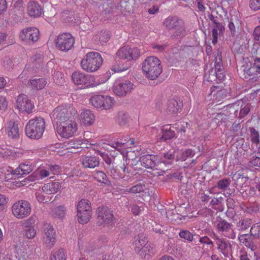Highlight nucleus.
I'll list each match as a JSON object with an SVG mask.
<instances>
[{
	"instance_id": "1",
	"label": "nucleus",
	"mask_w": 260,
	"mask_h": 260,
	"mask_svg": "<svg viewBox=\"0 0 260 260\" xmlns=\"http://www.w3.org/2000/svg\"><path fill=\"white\" fill-rule=\"evenodd\" d=\"M46 128L45 121L42 117H35L30 119L25 126L26 136L34 140L41 138Z\"/></svg>"
},
{
	"instance_id": "2",
	"label": "nucleus",
	"mask_w": 260,
	"mask_h": 260,
	"mask_svg": "<svg viewBox=\"0 0 260 260\" xmlns=\"http://www.w3.org/2000/svg\"><path fill=\"white\" fill-rule=\"evenodd\" d=\"M72 79L75 84L81 85L83 88L95 87L107 81V79L103 77H95L80 72L73 73Z\"/></svg>"
},
{
	"instance_id": "3",
	"label": "nucleus",
	"mask_w": 260,
	"mask_h": 260,
	"mask_svg": "<svg viewBox=\"0 0 260 260\" xmlns=\"http://www.w3.org/2000/svg\"><path fill=\"white\" fill-rule=\"evenodd\" d=\"M142 71L147 78L155 79L162 72L160 60L154 56L147 57L143 62Z\"/></svg>"
},
{
	"instance_id": "4",
	"label": "nucleus",
	"mask_w": 260,
	"mask_h": 260,
	"mask_svg": "<svg viewBox=\"0 0 260 260\" xmlns=\"http://www.w3.org/2000/svg\"><path fill=\"white\" fill-rule=\"evenodd\" d=\"M103 63V59L100 53L90 52L86 54L81 61L83 70L88 72H93L99 69Z\"/></svg>"
},
{
	"instance_id": "5",
	"label": "nucleus",
	"mask_w": 260,
	"mask_h": 260,
	"mask_svg": "<svg viewBox=\"0 0 260 260\" xmlns=\"http://www.w3.org/2000/svg\"><path fill=\"white\" fill-rule=\"evenodd\" d=\"M76 113V110L73 107L62 105L56 108L53 111L51 117L56 124L63 121L72 119L71 116Z\"/></svg>"
},
{
	"instance_id": "6",
	"label": "nucleus",
	"mask_w": 260,
	"mask_h": 260,
	"mask_svg": "<svg viewBox=\"0 0 260 260\" xmlns=\"http://www.w3.org/2000/svg\"><path fill=\"white\" fill-rule=\"evenodd\" d=\"M78 129V124L72 119L56 124L57 134L60 137L69 138L74 135Z\"/></svg>"
},
{
	"instance_id": "7",
	"label": "nucleus",
	"mask_w": 260,
	"mask_h": 260,
	"mask_svg": "<svg viewBox=\"0 0 260 260\" xmlns=\"http://www.w3.org/2000/svg\"><path fill=\"white\" fill-rule=\"evenodd\" d=\"M77 217L78 222L82 224L87 223L91 217V210L89 202L85 199L79 201L77 205Z\"/></svg>"
},
{
	"instance_id": "8",
	"label": "nucleus",
	"mask_w": 260,
	"mask_h": 260,
	"mask_svg": "<svg viewBox=\"0 0 260 260\" xmlns=\"http://www.w3.org/2000/svg\"><path fill=\"white\" fill-rule=\"evenodd\" d=\"M31 211L30 203L26 200H19L12 207L13 215L18 219H23L29 215Z\"/></svg>"
},
{
	"instance_id": "9",
	"label": "nucleus",
	"mask_w": 260,
	"mask_h": 260,
	"mask_svg": "<svg viewBox=\"0 0 260 260\" xmlns=\"http://www.w3.org/2000/svg\"><path fill=\"white\" fill-rule=\"evenodd\" d=\"M134 144V140L133 139H129L126 137V139H115L110 145L117 149L123 155V157H126V159H129L131 154H134V152H128L127 150H123L128 147H131Z\"/></svg>"
},
{
	"instance_id": "10",
	"label": "nucleus",
	"mask_w": 260,
	"mask_h": 260,
	"mask_svg": "<svg viewBox=\"0 0 260 260\" xmlns=\"http://www.w3.org/2000/svg\"><path fill=\"white\" fill-rule=\"evenodd\" d=\"M43 245L48 249L53 247L56 242V234L52 225L46 223L43 226L42 236Z\"/></svg>"
},
{
	"instance_id": "11",
	"label": "nucleus",
	"mask_w": 260,
	"mask_h": 260,
	"mask_svg": "<svg viewBox=\"0 0 260 260\" xmlns=\"http://www.w3.org/2000/svg\"><path fill=\"white\" fill-rule=\"evenodd\" d=\"M98 222L105 227L111 229L113 227L115 218L112 212L107 208L100 207L97 210Z\"/></svg>"
},
{
	"instance_id": "12",
	"label": "nucleus",
	"mask_w": 260,
	"mask_h": 260,
	"mask_svg": "<svg viewBox=\"0 0 260 260\" xmlns=\"http://www.w3.org/2000/svg\"><path fill=\"white\" fill-rule=\"evenodd\" d=\"M139 56L140 52L137 48L125 46L118 50L116 57L129 61L137 59Z\"/></svg>"
},
{
	"instance_id": "13",
	"label": "nucleus",
	"mask_w": 260,
	"mask_h": 260,
	"mask_svg": "<svg viewBox=\"0 0 260 260\" xmlns=\"http://www.w3.org/2000/svg\"><path fill=\"white\" fill-rule=\"evenodd\" d=\"M55 43L58 49L62 51H68L73 46L74 39L70 34L63 33L57 37Z\"/></svg>"
},
{
	"instance_id": "14",
	"label": "nucleus",
	"mask_w": 260,
	"mask_h": 260,
	"mask_svg": "<svg viewBox=\"0 0 260 260\" xmlns=\"http://www.w3.org/2000/svg\"><path fill=\"white\" fill-rule=\"evenodd\" d=\"M15 107L21 112L30 113L34 109L35 105L27 95L22 94L17 98Z\"/></svg>"
},
{
	"instance_id": "15",
	"label": "nucleus",
	"mask_w": 260,
	"mask_h": 260,
	"mask_svg": "<svg viewBox=\"0 0 260 260\" xmlns=\"http://www.w3.org/2000/svg\"><path fill=\"white\" fill-rule=\"evenodd\" d=\"M40 32L35 27H29L22 29L19 34V38L23 42L30 44L38 40Z\"/></svg>"
},
{
	"instance_id": "16",
	"label": "nucleus",
	"mask_w": 260,
	"mask_h": 260,
	"mask_svg": "<svg viewBox=\"0 0 260 260\" xmlns=\"http://www.w3.org/2000/svg\"><path fill=\"white\" fill-rule=\"evenodd\" d=\"M133 88V84L129 81H125L116 83L113 87V91L116 95L122 96L130 93Z\"/></svg>"
},
{
	"instance_id": "17",
	"label": "nucleus",
	"mask_w": 260,
	"mask_h": 260,
	"mask_svg": "<svg viewBox=\"0 0 260 260\" xmlns=\"http://www.w3.org/2000/svg\"><path fill=\"white\" fill-rule=\"evenodd\" d=\"M165 24L169 29H174V35L175 37H180L185 34L184 28L179 24L176 17H168L165 21Z\"/></svg>"
},
{
	"instance_id": "18",
	"label": "nucleus",
	"mask_w": 260,
	"mask_h": 260,
	"mask_svg": "<svg viewBox=\"0 0 260 260\" xmlns=\"http://www.w3.org/2000/svg\"><path fill=\"white\" fill-rule=\"evenodd\" d=\"M217 229L219 232H222L225 237L231 239H234L236 237L233 225L225 220H221L217 222Z\"/></svg>"
},
{
	"instance_id": "19",
	"label": "nucleus",
	"mask_w": 260,
	"mask_h": 260,
	"mask_svg": "<svg viewBox=\"0 0 260 260\" xmlns=\"http://www.w3.org/2000/svg\"><path fill=\"white\" fill-rule=\"evenodd\" d=\"M33 170L32 165L29 162H24L21 164L19 167L15 170H12L11 168H5L3 169L4 172L6 171L10 172L12 175L16 176L20 175H26L30 173Z\"/></svg>"
},
{
	"instance_id": "20",
	"label": "nucleus",
	"mask_w": 260,
	"mask_h": 260,
	"mask_svg": "<svg viewBox=\"0 0 260 260\" xmlns=\"http://www.w3.org/2000/svg\"><path fill=\"white\" fill-rule=\"evenodd\" d=\"M212 238L216 240V244L218 249L222 253L226 256L231 255L232 253V247L231 243L228 241L219 238L217 235L214 234Z\"/></svg>"
},
{
	"instance_id": "21",
	"label": "nucleus",
	"mask_w": 260,
	"mask_h": 260,
	"mask_svg": "<svg viewBox=\"0 0 260 260\" xmlns=\"http://www.w3.org/2000/svg\"><path fill=\"white\" fill-rule=\"evenodd\" d=\"M140 162L144 167L152 169L158 165L160 159L157 155L148 154L141 157Z\"/></svg>"
},
{
	"instance_id": "22",
	"label": "nucleus",
	"mask_w": 260,
	"mask_h": 260,
	"mask_svg": "<svg viewBox=\"0 0 260 260\" xmlns=\"http://www.w3.org/2000/svg\"><path fill=\"white\" fill-rule=\"evenodd\" d=\"M32 218H29L24 221L23 224V235L28 239H33L36 235L37 231L34 226L32 225Z\"/></svg>"
},
{
	"instance_id": "23",
	"label": "nucleus",
	"mask_w": 260,
	"mask_h": 260,
	"mask_svg": "<svg viewBox=\"0 0 260 260\" xmlns=\"http://www.w3.org/2000/svg\"><path fill=\"white\" fill-rule=\"evenodd\" d=\"M242 69L245 77L254 75L256 73H260V58L255 60L252 67L251 64H247L246 65H243Z\"/></svg>"
},
{
	"instance_id": "24",
	"label": "nucleus",
	"mask_w": 260,
	"mask_h": 260,
	"mask_svg": "<svg viewBox=\"0 0 260 260\" xmlns=\"http://www.w3.org/2000/svg\"><path fill=\"white\" fill-rule=\"evenodd\" d=\"M221 57V53L218 51L215 57V70L216 77L219 81L222 80L225 76L222 64Z\"/></svg>"
},
{
	"instance_id": "25",
	"label": "nucleus",
	"mask_w": 260,
	"mask_h": 260,
	"mask_svg": "<svg viewBox=\"0 0 260 260\" xmlns=\"http://www.w3.org/2000/svg\"><path fill=\"white\" fill-rule=\"evenodd\" d=\"M27 13L32 17H38L43 13L41 7L36 2L32 1L28 3L27 6Z\"/></svg>"
},
{
	"instance_id": "26",
	"label": "nucleus",
	"mask_w": 260,
	"mask_h": 260,
	"mask_svg": "<svg viewBox=\"0 0 260 260\" xmlns=\"http://www.w3.org/2000/svg\"><path fill=\"white\" fill-rule=\"evenodd\" d=\"M61 187V184L58 182H52L45 184L42 188L43 192L47 194L56 193Z\"/></svg>"
},
{
	"instance_id": "27",
	"label": "nucleus",
	"mask_w": 260,
	"mask_h": 260,
	"mask_svg": "<svg viewBox=\"0 0 260 260\" xmlns=\"http://www.w3.org/2000/svg\"><path fill=\"white\" fill-rule=\"evenodd\" d=\"M81 120L84 125L90 126L95 120L93 113L89 110H84L81 113Z\"/></svg>"
},
{
	"instance_id": "28",
	"label": "nucleus",
	"mask_w": 260,
	"mask_h": 260,
	"mask_svg": "<svg viewBox=\"0 0 260 260\" xmlns=\"http://www.w3.org/2000/svg\"><path fill=\"white\" fill-rule=\"evenodd\" d=\"M82 164L86 168H94L99 165L98 158L94 156H85L82 160Z\"/></svg>"
},
{
	"instance_id": "29",
	"label": "nucleus",
	"mask_w": 260,
	"mask_h": 260,
	"mask_svg": "<svg viewBox=\"0 0 260 260\" xmlns=\"http://www.w3.org/2000/svg\"><path fill=\"white\" fill-rule=\"evenodd\" d=\"M6 131L10 138L16 139L19 136V129L17 124L12 121H10L7 123Z\"/></svg>"
},
{
	"instance_id": "30",
	"label": "nucleus",
	"mask_w": 260,
	"mask_h": 260,
	"mask_svg": "<svg viewBox=\"0 0 260 260\" xmlns=\"http://www.w3.org/2000/svg\"><path fill=\"white\" fill-rule=\"evenodd\" d=\"M175 153H176L177 161H185L188 157H193L195 154L194 151L190 149L178 150L175 151Z\"/></svg>"
},
{
	"instance_id": "31",
	"label": "nucleus",
	"mask_w": 260,
	"mask_h": 260,
	"mask_svg": "<svg viewBox=\"0 0 260 260\" xmlns=\"http://www.w3.org/2000/svg\"><path fill=\"white\" fill-rule=\"evenodd\" d=\"M83 143L80 140L73 139L68 142L57 144L58 147L63 149V150H68L72 148H78Z\"/></svg>"
},
{
	"instance_id": "32",
	"label": "nucleus",
	"mask_w": 260,
	"mask_h": 260,
	"mask_svg": "<svg viewBox=\"0 0 260 260\" xmlns=\"http://www.w3.org/2000/svg\"><path fill=\"white\" fill-rule=\"evenodd\" d=\"M146 242V239L142 235H139L136 237L133 243V247L135 252L139 254Z\"/></svg>"
},
{
	"instance_id": "33",
	"label": "nucleus",
	"mask_w": 260,
	"mask_h": 260,
	"mask_svg": "<svg viewBox=\"0 0 260 260\" xmlns=\"http://www.w3.org/2000/svg\"><path fill=\"white\" fill-rule=\"evenodd\" d=\"M224 90L219 89L218 87H212L211 88V94L210 96L214 102H220L223 98Z\"/></svg>"
},
{
	"instance_id": "34",
	"label": "nucleus",
	"mask_w": 260,
	"mask_h": 260,
	"mask_svg": "<svg viewBox=\"0 0 260 260\" xmlns=\"http://www.w3.org/2000/svg\"><path fill=\"white\" fill-rule=\"evenodd\" d=\"M155 252V248L154 246L151 243L146 242L139 255L144 258L148 259L150 256L153 254Z\"/></svg>"
},
{
	"instance_id": "35",
	"label": "nucleus",
	"mask_w": 260,
	"mask_h": 260,
	"mask_svg": "<svg viewBox=\"0 0 260 260\" xmlns=\"http://www.w3.org/2000/svg\"><path fill=\"white\" fill-rule=\"evenodd\" d=\"M66 214V209L64 207L59 206L52 208L50 214L54 218L62 219Z\"/></svg>"
},
{
	"instance_id": "36",
	"label": "nucleus",
	"mask_w": 260,
	"mask_h": 260,
	"mask_svg": "<svg viewBox=\"0 0 260 260\" xmlns=\"http://www.w3.org/2000/svg\"><path fill=\"white\" fill-rule=\"evenodd\" d=\"M47 83V81L44 78L34 79L29 80L28 85L32 89L40 90L46 85Z\"/></svg>"
},
{
	"instance_id": "37",
	"label": "nucleus",
	"mask_w": 260,
	"mask_h": 260,
	"mask_svg": "<svg viewBox=\"0 0 260 260\" xmlns=\"http://www.w3.org/2000/svg\"><path fill=\"white\" fill-rule=\"evenodd\" d=\"M115 101L113 98L109 95H104L102 100V106L101 109L102 110H109L111 109L115 105Z\"/></svg>"
},
{
	"instance_id": "38",
	"label": "nucleus",
	"mask_w": 260,
	"mask_h": 260,
	"mask_svg": "<svg viewBox=\"0 0 260 260\" xmlns=\"http://www.w3.org/2000/svg\"><path fill=\"white\" fill-rule=\"evenodd\" d=\"M27 246L21 244L18 245L15 248V257L18 260H25Z\"/></svg>"
},
{
	"instance_id": "39",
	"label": "nucleus",
	"mask_w": 260,
	"mask_h": 260,
	"mask_svg": "<svg viewBox=\"0 0 260 260\" xmlns=\"http://www.w3.org/2000/svg\"><path fill=\"white\" fill-rule=\"evenodd\" d=\"M182 106V103L181 102H178L175 99H171L169 100L168 103V110L171 113H176Z\"/></svg>"
},
{
	"instance_id": "40",
	"label": "nucleus",
	"mask_w": 260,
	"mask_h": 260,
	"mask_svg": "<svg viewBox=\"0 0 260 260\" xmlns=\"http://www.w3.org/2000/svg\"><path fill=\"white\" fill-rule=\"evenodd\" d=\"M50 260H66V252L63 249H58L52 251L50 257Z\"/></svg>"
},
{
	"instance_id": "41",
	"label": "nucleus",
	"mask_w": 260,
	"mask_h": 260,
	"mask_svg": "<svg viewBox=\"0 0 260 260\" xmlns=\"http://www.w3.org/2000/svg\"><path fill=\"white\" fill-rule=\"evenodd\" d=\"M224 29L222 25L219 23H216L215 26L212 29V36L213 37L212 43L215 44L218 40V35L221 33Z\"/></svg>"
},
{
	"instance_id": "42",
	"label": "nucleus",
	"mask_w": 260,
	"mask_h": 260,
	"mask_svg": "<svg viewBox=\"0 0 260 260\" xmlns=\"http://www.w3.org/2000/svg\"><path fill=\"white\" fill-rule=\"evenodd\" d=\"M103 97V95L102 94L93 95L90 98V102L95 108L100 109L102 106Z\"/></svg>"
},
{
	"instance_id": "43",
	"label": "nucleus",
	"mask_w": 260,
	"mask_h": 260,
	"mask_svg": "<svg viewBox=\"0 0 260 260\" xmlns=\"http://www.w3.org/2000/svg\"><path fill=\"white\" fill-rule=\"evenodd\" d=\"M93 177L98 181L101 183L108 184L109 182L106 174L102 171H95L94 173Z\"/></svg>"
},
{
	"instance_id": "44",
	"label": "nucleus",
	"mask_w": 260,
	"mask_h": 260,
	"mask_svg": "<svg viewBox=\"0 0 260 260\" xmlns=\"http://www.w3.org/2000/svg\"><path fill=\"white\" fill-rule=\"evenodd\" d=\"M239 240L241 244L245 245L251 250L254 251L255 249V247L253 243L250 240H247L246 235L244 234L240 236Z\"/></svg>"
},
{
	"instance_id": "45",
	"label": "nucleus",
	"mask_w": 260,
	"mask_h": 260,
	"mask_svg": "<svg viewBox=\"0 0 260 260\" xmlns=\"http://www.w3.org/2000/svg\"><path fill=\"white\" fill-rule=\"evenodd\" d=\"M53 82L56 85H61L64 82L62 74L59 71H54L52 75Z\"/></svg>"
},
{
	"instance_id": "46",
	"label": "nucleus",
	"mask_w": 260,
	"mask_h": 260,
	"mask_svg": "<svg viewBox=\"0 0 260 260\" xmlns=\"http://www.w3.org/2000/svg\"><path fill=\"white\" fill-rule=\"evenodd\" d=\"M146 189L147 188L145 185L142 184H139L133 186L131 188H129V189H127V190L129 192L132 193H140L142 191H144L145 190H146Z\"/></svg>"
},
{
	"instance_id": "47",
	"label": "nucleus",
	"mask_w": 260,
	"mask_h": 260,
	"mask_svg": "<svg viewBox=\"0 0 260 260\" xmlns=\"http://www.w3.org/2000/svg\"><path fill=\"white\" fill-rule=\"evenodd\" d=\"M180 238L188 241H191L193 239V235L187 230H183L180 232Z\"/></svg>"
},
{
	"instance_id": "48",
	"label": "nucleus",
	"mask_w": 260,
	"mask_h": 260,
	"mask_svg": "<svg viewBox=\"0 0 260 260\" xmlns=\"http://www.w3.org/2000/svg\"><path fill=\"white\" fill-rule=\"evenodd\" d=\"M42 189L38 190L36 193V198L37 201L40 203H46L48 202V198L42 194Z\"/></svg>"
},
{
	"instance_id": "49",
	"label": "nucleus",
	"mask_w": 260,
	"mask_h": 260,
	"mask_svg": "<svg viewBox=\"0 0 260 260\" xmlns=\"http://www.w3.org/2000/svg\"><path fill=\"white\" fill-rule=\"evenodd\" d=\"M175 137V133L173 131L168 130L166 129L164 131L162 137L161 138V140H167L172 139Z\"/></svg>"
},
{
	"instance_id": "50",
	"label": "nucleus",
	"mask_w": 260,
	"mask_h": 260,
	"mask_svg": "<svg viewBox=\"0 0 260 260\" xmlns=\"http://www.w3.org/2000/svg\"><path fill=\"white\" fill-rule=\"evenodd\" d=\"M8 201V198L5 194L0 193V211L6 208Z\"/></svg>"
},
{
	"instance_id": "51",
	"label": "nucleus",
	"mask_w": 260,
	"mask_h": 260,
	"mask_svg": "<svg viewBox=\"0 0 260 260\" xmlns=\"http://www.w3.org/2000/svg\"><path fill=\"white\" fill-rule=\"evenodd\" d=\"M251 224L250 220H242L239 221L237 223V226L241 230H245L250 226Z\"/></svg>"
},
{
	"instance_id": "52",
	"label": "nucleus",
	"mask_w": 260,
	"mask_h": 260,
	"mask_svg": "<svg viewBox=\"0 0 260 260\" xmlns=\"http://www.w3.org/2000/svg\"><path fill=\"white\" fill-rule=\"evenodd\" d=\"M5 153L6 155L11 156L14 158L20 157L23 155L21 151L17 149L7 150Z\"/></svg>"
},
{
	"instance_id": "53",
	"label": "nucleus",
	"mask_w": 260,
	"mask_h": 260,
	"mask_svg": "<svg viewBox=\"0 0 260 260\" xmlns=\"http://www.w3.org/2000/svg\"><path fill=\"white\" fill-rule=\"evenodd\" d=\"M251 235L260 237V222L254 224L250 229Z\"/></svg>"
},
{
	"instance_id": "54",
	"label": "nucleus",
	"mask_w": 260,
	"mask_h": 260,
	"mask_svg": "<svg viewBox=\"0 0 260 260\" xmlns=\"http://www.w3.org/2000/svg\"><path fill=\"white\" fill-rule=\"evenodd\" d=\"M250 134L252 142L258 144L259 141L258 132L254 128H251L250 129Z\"/></svg>"
},
{
	"instance_id": "55",
	"label": "nucleus",
	"mask_w": 260,
	"mask_h": 260,
	"mask_svg": "<svg viewBox=\"0 0 260 260\" xmlns=\"http://www.w3.org/2000/svg\"><path fill=\"white\" fill-rule=\"evenodd\" d=\"M37 172L39 174L38 175L40 179H42L48 176L50 174L49 170L44 168H40L37 170Z\"/></svg>"
},
{
	"instance_id": "56",
	"label": "nucleus",
	"mask_w": 260,
	"mask_h": 260,
	"mask_svg": "<svg viewBox=\"0 0 260 260\" xmlns=\"http://www.w3.org/2000/svg\"><path fill=\"white\" fill-rule=\"evenodd\" d=\"M249 7L255 11L260 10V0H250Z\"/></svg>"
},
{
	"instance_id": "57",
	"label": "nucleus",
	"mask_w": 260,
	"mask_h": 260,
	"mask_svg": "<svg viewBox=\"0 0 260 260\" xmlns=\"http://www.w3.org/2000/svg\"><path fill=\"white\" fill-rule=\"evenodd\" d=\"M118 118L122 122L125 123L128 122L130 119V116L127 113L121 112L119 114Z\"/></svg>"
},
{
	"instance_id": "58",
	"label": "nucleus",
	"mask_w": 260,
	"mask_h": 260,
	"mask_svg": "<svg viewBox=\"0 0 260 260\" xmlns=\"http://www.w3.org/2000/svg\"><path fill=\"white\" fill-rule=\"evenodd\" d=\"M8 107V102L5 96L0 95V111H5Z\"/></svg>"
},
{
	"instance_id": "59",
	"label": "nucleus",
	"mask_w": 260,
	"mask_h": 260,
	"mask_svg": "<svg viewBox=\"0 0 260 260\" xmlns=\"http://www.w3.org/2000/svg\"><path fill=\"white\" fill-rule=\"evenodd\" d=\"M230 181L228 179H222L218 183V187L221 189H224L230 185Z\"/></svg>"
},
{
	"instance_id": "60",
	"label": "nucleus",
	"mask_w": 260,
	"mask_h": 260,
	"mask_svg": "<svg viewBox=\"0 0 260 260\" xmlns=\"http://www.w3.org/2000/svg\"><path fill=\"white\" fill-rule=\"evenodd\" d=\"M99 41L100 42V43L103 45L104 43H105L107 40L108 38H109L108 35L106 34L105 32H101L99 35Z\"/></svg>"
},
{
	"instance_id": "61",
	"label": "nucleus",
	"mask_w": 260,
	"mask_h": 260,
	"mask_svg": "<svg viewBox=\"0 0 260 260\" xmlns=\"http://www.w3.org/2000/svg\"><path fill=\"white\" fill-rule=\"evenodd\" d=\"M38 173L37 170L34 172L31 175L28 176V179H29L30 182H35L40 180Z\"/></svg>"
},
{
	"instance_id": "62",
	"label": "nucleus",
	"mask_w": 260,
	"mask_h": 260,
	"mask_svg": "<svg viewBox=\"0 0 260 260\" xmlns=\"http://www.w3.org/2000/svg\"><path fill=\"white\" fill-rule=\"evenodd\" d=\"M250 110V106L248 104H246L243 108L241 109L240 112V117H243L247 115Z\"/></svg>"
},
{
	"instance_id": "63",
	"label": "nucleus",
	"mask_w": 260,
	"mask_h": 260,
	"mask_svg": "<svg viewBox=\"0 0 260 260\" xmlns=\"http://www.w3.org/2000/svg\"><path fill=\"white\" fill-rule=\"evenodd\" d=\"M98 154L101 155L103 158L104 159L105 162L107 164H110L111 162V159L109 157L108 155L105 152H102L100 151H98L97 152Z\"/></svg>"
},
{
	"instance_id": "64",
	"label": "nucleus",
	"mask_w": 260,
	"mask_h": 260,
	"mask_svg": "<svg viewBox=\"0 0 260 260\" xmlns=\"http://www.w3.org/2000/svg\"><path fill=\"white\" fill-rule=\"evenodd\" d=\"M250 164L251 166L260 167V157H253L250 161Z\"/></svg>"
}]
</instances>
